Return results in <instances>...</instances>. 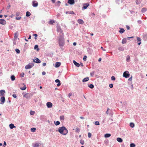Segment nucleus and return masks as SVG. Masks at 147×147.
I'll use <instances>...</instances> for the list:
<instances>
[{
  "instance_id": "1",
  "label": "nucleus",
  "mask_w": 147,
  "mask_h": 147,
  "mask_svg": "<svg viewBox=\"0 0 147 147\" xmlns=\"http://www.w3.org/2000/svg\"><path fill=\"white\" fill-rule=\"evenodd\" d=\"M58 131L61 134L66 135L68 132L67 128L64 126H62L58 128Z\"/></svg>"
},
{
  "instance_id": "2",
  "label": "nucleus",
  "mask_w": 147,
  "mask_h": 147,
  "mask_svg": "<svg viewBox=\"0 0 147 147\" xmlns=\"http://www.w3.org/2000/svg\"><path fill=\"white\" fill-rule=\"evenodd\" d=\"M65 44L64 39L63 35L59 36V44L61 48L63 47Z\"/></svg>"
},
{
  "instance_id": "3",
  "label": "nucleus",
  "mask_w": 147,
  "mask_h": 147,
  "mask_svg": "<svg viewBox=\"0 0 147 147\" xmlns=\"http://www.w3.org/2000/svg\"><path fill=\"white\" fill-rule=\"evenodd\" d=\"M57 31L58 32H59L61 33H62V34L63 35V31L61 30L59 25L58 24L57 25Z\"/></svg>"
},
{
  "instance_id": "4",
  "label": "nucleus",
  "mask_w": 147,
  "mask_h": 147,
  "mask_svg": "<svg viewBox=\"0 0 147 147\" xmlns=\"http://www.w3.org/2000/svg\"><path fill=\"white\" fill-rule=\"evenodd\" d=\"M130 76V74H129V72L128 71H125L124 72L123 74V77L125 78H128Z\"/></svg>"
},
{
  "instance_id": "5",
  "label": "nucleus",
  "mask_w": 147,
  "mask_h": 147,
  "mask_svg": "<svg viewBox=\"0 0 147 147\" xmlns=\"http://www.w3.org/2000/svg\"><path fill=\"white\" fill-rule=\"evenodd\" d=\"M32 4L33 7H36L38 6V3L36 1H33L32 2Z\"/></svg>"
},
{
  "instance_id": "6",
  "label": "nucleus",
  "mask_w": 147,
  "mask_h": 147,
  "mask_svg": "<svg viewBox=\"0 0 147 147\" xmlns=\"http://www.w3.org/2000/svg\"><path fill=\"white\" fill-rule=\"evenodd\" d=\"M89 5V3H84L83 4V6L82 7V10H84V9H86L88 7Z\"/></svg>"
},
{
  "instance_id": "7",
  "label": "nucleus",
  "mask_w": 147,
  "mask_h": 147,
  "mask_svg": "<svg viewBox=\"0 0 147 147\" xmlns=\"http://www.w3.org/2000/svg\"><path fill=\"white\" fill-rule=\"evenodd\" d=\"M34 65V63H32L30 64H29L28 65H27L25 66V68L26 69H28L31 68Z\"/></svg>"
},
{
  "instance_id": "8",
  "label": "nucleus",
  "mask_w": 147,
  "mask_h": 147,
  "mask_svg": "<svg viewBox=\"0 0 147 147\" xmlns=\"http://www.w3.org/2000/svg\"><path fill=\"white\" fill-rule=\"evenodd\" d=\"M0 100L1 101V104H3L5 100V97L3 96L1 97Z\"/></svg>"
},
{
  "instance_id": "9",
  "label": "nucleus",
  "mask_w": 147,
  "mask_h": 147,
  "mask_svg": "<svg viewBox=\"0 0 147 147\" xmlns=\"http://www.w3.org/2000/svg\"><path fill=\"white\" fill-rule=\"evenodd\" d=\"M33 61L36 63H40V60L38 58L35 57L34 59H33Z\"/></svg>"
},
{
  "instance_id": "10",
  "label": "nucleus",
  "mask_w": 147,
  "mask_h": 147,
  "mask_svg": "<svg viewBox=\"0 0 147 147\" xmlns=\"http://www.w3.org/2000/svg\"><path fill=\"white\" fill-rule=\"evenodd\" d=\"M6 24V21L3 19H0V24L2 25H5Z\"/></svg>"
},
{
  "instance_id": "11",
  "label": "nucleus",
  "mask_w": 147,
  "mask_h": 147,
  "mask_svg": "<svg viewBox=\"0 0 147 147\" xmlns=\"http://www.w3.org/2000/svg\"><path fill=\"white\" fill-rule=\"evenodd\" d=\"M34 147H42V146H41V144L39 143H36L33 144Z\"/></svg>"
},
{
  "instance_id": "12",
  "label": "nucleus",
  "mask_w": 147,
  "mask_h": 147,
  "mask_svg": "<svg viewBox=\"0 0 147 147\" xmlns=\"http://www.w3.org/2000/svg\"><path fill=\"white\" fill-rule=\"evenodd\" d=\"M48 108H51L52 107V104L50 102H48L46 104Z\"/></svg>"
},
{
  "instance_id": "13",
  "label": "nucleus",
  "mask_w": 147,
  "mask_h": 147,
  "mask_svg": "<svg viewBox=\"0 0 147 147\" xmlns=\"http://www.w3.org/2000/svg\"><path fill=\"white\" fill-rule=\"evenodd\" d=\"M5 92L4 90H1L0 91V96H3L4 95Z\"/></svg>"
},
{
  "instance_id": "14",
  "label": "nucleus",
  "mask_w": 147,
  "mask_h": 147,
  "mask_svg": "<svg viewBox=\"0 0 147 147\" xmlns=\"http://www.w3.org/2000/svg\"><path fill=\"white\" fill-rule=\"evenodd\" d=\"M77 22L79 24H83L84 23V22L83 20L81 19H79L77 20Z\"/></svg>"
},
{
  "instance_id": "15",
  "label": "nucleus",
  "mask_w": 147,
  "mask_h": 147,
  "mask_svg": "<svg viewBox=\"0 0 147 147\" xmlns=\"http://www.w3.org/2000/svg\"><path fill=\"white\" fill-rule=\"evenodd\" d=\"M137 42H139L138 43V45H140L141 43V38L139 37H137Z\"/></svg>"
},
{
  "instance_id": "16",
  "label": "nucleus",
  "mask_w": 147,
  "mask_h": 147,
  "mask_svg": "<svg viewBox=\"0 0 147 147\" xmlns=\"http://www.w3.org/2000/svg\"><path fill=\"white\" fill-rule=\"evenodd\" d=\"M55 82L56 83H58L57 84V86H59L61 85V83L60 82V81L58 79H57L55 80Z\"/></svg>"
},
{
  "instance_id": "17",
  "label": "nucleus",
  "mask_w": 147,
  "mask_h": 147,
  "mask_svg": "<svg viewBox=\"0 0 147 147\" xmlns=\"http://www.w3.org/2000/svg\"><path fill=\"white\" fill-rule=\"evenodd\" d=\"M18 32H16L15 33V35L14 37V39L15 40H16L18 36Z\"/></svg>"
},
{
  "instance_id": "18",
  "label": "nucleus",
  "mask_w": 147,
  "mask_h": 147,
  "mask_svg": "<svg viewBox=\"0 0 147 147\" xmlns=\"http://www.w3.org/2000/svg\"><path fill=\"white\" fill-rule=\"evenodd\" d=\"M73 62L74 64L77 67H79L80 66V64L76 62L75 60H73Z\"/></svg>"
},
{
  "instance_id": "19",
  "label": "nucleus",
  "mask_w": 147,
  "mask_h": 147,
  "mask_svg": "<svg viewBox=\"0 0 147 147\" xmlns=\"http://www.w3.org/2000/svg\"><path fill=\"white\" fill-rule=\"evenodd\" d=\"M61 63L59 62H57L56 63L55 65V67H58L60 66Z\"/></svg>"
},
{
  "instance_id": "20",
  "label": "nucleus",
  "mask_w": 147,
  "mask_h": 147,
  "mask_svg": "<svg viewBox=\"0 0 147 147\" xmlns=\"http://www.w3.org/2000/svg\"><path fill=\"white\" fill-rule=\"evenodd\" d=\"M89 80V78L88 77H87L86 78H84L83 80H82V82H87L88 80Z\"/></svg>"
},
{
  "instance_id": "21",
  "label": "nucleus",
  "mask_w": 147,
  "mask_h": 147,
  "mask_svg": "<svg viewBox=\"0 0 147 147\" xmlns=\"http://www.w3.org/2000/svg\"><path fill=\"white\" fill-rule=\"evenodd\" d=\"M75 1H68V3L70 5H73L75 3Z\"/></svg>"
},
{
  "instance_id": "22",
  "label": "nucleus",
  "mask_w": 147,
  "mask_h": 147,
  "mask_svg": "<svg viewBox=\"0 0 147 147\" xmlns=\"http://www.w3.org/2000/svg\"><path fill=\"white\" fill-rule=\"evenodd\" d=\"M9 126V127L11 129H13V128L16 127L14 126V125L12 123L10 124Z\"/></svg>"
},
{
  "instance_id": "23",
  "label": "nucleus",
  "mask_w": 147,
  "mask_h": 147,
  "mask_svg": "<svg viewBox=\"0 0 147 147\" xmlns=\"http://www.w3.org/2000/svg\"><path fill=\"white\" fill-rule=\"evenodd\" d=\"M117 140L119 142H121L123 141V140L122 138H117Z\"/></svg>"
},
{
  "instance_id": "24",
  "label": "nucleus",
  "mask_w": 147,
  "mask_h": 147,
  "mask_svg": "<svg viewBox=\"0 0 147 147\" xmlns=\"http://www.w3.org/2000/svg\"><path fill=\"white\" fill-rule=\"evenodd\" d=\"M127 38H123L122 40V43L123 44H125L127 42Z\"/></svg>"
},
{
  "instance_id": "25",
  "label": "nucleus",
  "mask_w": 147,
  "mask_h": 147,
  "mask_svg": "<svg viewBox=\"0 0 147 147\" xmlns=\"http://www.w3.org/2000/svg\"><path fill=\"white\" fill-rule=\"evenodd\" d=\"M119 29H120V30L119 31V32L120 33L122 34V33H123L125 31V30L123 28H119Z\"/></svg>"
},
{
  "instance_id": "26",
  "label": "nucleus",
  "mask_w": 147,
  "mask_h": 147,
  "mask_svg": "<svg viewBox=\"0 0 147 147\" xmlns=\"http://www.w3.org/2000/svg\"><path fill=\"white\" fill-rule=\"evenodd\" d=\"M61 2L59 1H57V2L55 3V5L56 6H59L61 4Z\"/></svg>"
},
{
  "instance_id": "27",
  "label": "nucleus",
  "mask_w": 147,
  "mask_h": 147,
  "mask_svg": "<svg viewBox=\"0 0 147 147\" xmlns=\"http://www.w3.org/2000/svg\"><path fill=\"white\" fill-rule=\"evenodd\" d=\"M23 84H24V86L23 87H21L20 88V89L21 90H25L26 89V86Z\"/></svg>"
},
{
  "instance_id": "28",
  "label": "nucleus",
  "mask_w": 147,
  "mask_h": 147,
  "mask_svg": "<svg viewBox=\"0 0 147 147\" xmlns=\"http://www.w3.org/2000/svg\"><path fill=\"white\" fill-rule=\"evenodd\" d=\"M111 136V134H106L104 136L105 138H109Z\"/></svg>"
},
{
  "instance_id": "29",
  "label": "nucleus",
  "mask_w": 147,
  "mask_h": 147,
  "mask_svg": "<svg viewBox=\"0 0 147 147\" xmlns=\"http://www.w3.org/2000/svg\"><path fill=\"white\" fill-rule=\"evenodd\" d=\"M147 10V9L145 8H143L141 10V12L143 13H144Z\"/></svg>"
},
{
  "instance_id": "30",
  "label": "nucleus",
  "mask_w": 147,
  "mask_h": 147,
  "mask_svg": "<svg viewBox=\"0 0 147 147\" xmlns=\"http://www.w3.org/2000/svg\"><path fill=\"white\" fill-rule=\"evenodd\" d=\"M130 57L129 55H127L126 57V61L128 62H129Z\"/></svg>"
},
{
  "instance_id": "31",
  "label": "nucleus",
  "mask_w": 147,
  "mask_h": 147,
  "mask_svg": "<svg viewBox=\"0 0 147 147\" xmlns=\"http://www.w3.org/2000/svg\"><path fill=\"white\" fill-rule=\"evenodd\" d=\"M11 78L12 81H13L15 79V77L13 75L11 76Z\"/></svg>"
},
{
  "instance_id": "32",
  "label": "nucleus",
  "mask_w": 147,
  "mask_h": 147,
  "mask_svg": "<svg viewBox=\"0 0 147 147\" xmlns=\"http://www.w3.org/2000/svg\"><path fill=\"white\" fill-rule=\"evenodd\" d=\"M124 48L123 47H119L118 48L119 50V51H123L124 50Z\"/></svg>"
},
{
  "instance_id": "33",
  "label": "nucleus",
  "mask_w": 147,
  "mask_h": 147,
  "mask_svg": "<svg viewBox=\"0 0 147 147\" xmlns=\"http://www.w3.org/2000/svg\"><path fill=\"white\" fill-rule=\"evenodd\" d=\"M31 15L29 11H27L26 14V17H29Z\"/></svg>"
},
{
  "instance_id": "34",
  "label": "nucleus",
  "mask_w": 147,
  "mask_h": 147,
  "mask_svg": "<svg viewBox=\"0 0 147 147\" xmlns=\"http://www.w3.org/2000/svg\"><path fill=\"white\" fill-rule=\"evenodd\" d=\"M55 22V21L53 20H51L49 21V23L52 24H53Z\"/></svg>"
},
{
  "instance_id": "35",
  "label": "nucleus",
  "mask_w": 147,
  "mask_h": 147,
  "mask_svg": "<svg viewBox=\"0 0 147 147\" xmlns=\"http://www.w3.org/2000/svg\"><path fill=\"white\" fill-rule=\"evenodd\" d=\"M88 87L91 88V89H92L94 88V86L93 84H90V85H88Z\"/></svg>"
},
{
  "instance_id": "36",
  "label": "nucleus",
  "mask_w": 147,
  "mask_h": 147,
  "mask_svg": "<svg viewBox=\"0 0 147 147\" xmlns=\"http://www.w3.org/2000/svg\"><path fill=\"white\" fill-rule=\"evenodd\" d=\"M65 117L63 115L60 116V119L61 120H63L64 119Z\"/></svg>"
},
{
  "instance_id": "37",
  "label": "nucleus",
  "mask_w": 147,
  "mask_h": 147,
  "mask_svg": "<svg viewBox=\"0 0 147 147\" xmlns=\"http://www.w3.org/2000/svg\"><path fill=\"white\" fill-rule=\"evenodd\" d=\"M38 46L37 45H35L34 49H36L37 51H38L39 50V49L38 48Z\"/></svg>"
},
{
  "instance_id": "38",
  "label": "nucleus",
  "mask_w": 147,
  "mask_h": 147,
  "mask_svg": "<svg viewBox=\"0 0 147 147\" xmlns=\"http://www.w3.org/2000/svg\"><path fill=\"white\" fill-rule=\"evenodd\" d=\"M54 123L56 125H59L60 124V122L58 121H57L56 122H55V121Z\"/></svg>"
},
{
  "instance_id": "39",
  "label": "nucleus",
  "mask_w": 147,
  "mask_h": 147,
  "mask_svg": "<svg viewBox=\"0 0 147 147\" xmlns=\"http://www.w3.org/2000/svg\"><path fill=\"white\" fill-rule=\"evenodd\" d=\"M130 126L131 127L133 128L134 127V124L133 123H131L130 124Z\"/></svg>"
},
{
  "instance_id": "40",
  "label": "nucleus",
  "mask_w": 147,
  "mask_h": 147,
  "mask_svg": "<svg viewBox=\"0 0 147 147\" xmlns=\"http://www.w3.org/2000/svg\"><path fill=\"white\" fill-rule=\"evenodd\" d=\"M80 131V129L78 127L76 128V129L75 131L77 133H79Z\"/></svg>"
},
{
  "instance_id": "41",
  "label": "nucleus",
  "mask_w": 147,
  "mask_h": 147,
  "mask_svg": "<svg viewBox=\"0 0 147 147\" xmlns=\"http://www.w3.org/2000/svg\"><path fill=\"white\" fill-rule=\"evenodd\" d=\"M80 144L82 145H84V141L83 140H81L80 141Z\"/></svg>"
},
{
  "instance_id": "42",
  "label": "nucleus",
  "mask_w": 147,
  "mask_h": 147,
  "mask_svg": "<svg viewBox=\"0 0 147 147\" xmlns=\"http://www.w3.org/2000/svg\"><path fill=\"white\" fill-rule=\"evenodd\" d=\"M95 71H93L90 73V75L91 77H93L94 75Z\"/></svg>"
},
{
  "instance_id": "43",
  "label": "nucleus",
  "mask_w": 147,
  "mask_h": 147,
  "mask_svg": "<svg viewBox=\"0 0 147 147\" xmlns=\"http://www.w3.org/2000/svg\"><path fill=\"white\" fill-rule=\"evenodd\" d=\"M28 95V93H26L24 95V97L26 98H28V97H29Z\"/></svg>"
},
{
  "instance_id": "44",
  "label": "nucleus",
  "mask_w": 147,
  "mask_h": 147,
  "mask_svg": "<svg viewBox=\"0 0 147 147\" xmlns=\"http://www.w3.org/2000/svg\"><path fill=\"white\" fill-rule=\"evenodd\" d=\"M69 14H74L75 13L73 11H68Z\"/></svg>"
},
{
  "instance_id": "45",
  "label": "nucleus",
  "mask_w": 147,
  "mask_h": 147,
  "mask_svg": "<svg viewBox=\"0 0 147 147\" xmlns=\"http://www.w3.org/2000/svg\"><path fill=\"white\" fill-rule=\"evenodd\" d=\"M130 147H135L136 146V145L132 143L130 144Z\"/></svg>"
},
{
  "instance_id": "46",
  "label": "nucleus",
  "mask_w": 147,
  "mask_h": 147,
  "mask_svg": "<svg viewBox=\"0 0 147 147\" xmlns=\"http://www.w3.org/2000/svg\"><path fill=\"white\" fill-rule=\"evenodd\" d=\"M116 3L118 4H120L122 3V1H116Z\"/></svg>"
},
{
  "instance_id": "47",
  "label": "nucleus",
  "mask_w": 147,
  "mask_h": 147,
  "mask_svg": "<svg viewBox=\"0 0 147 147\" xmlns=\"http://www.w3.org/2000/svg\"><path fill=\"white\" fill-rule=\"evenodd\" d=\"M36 130V129L35 128H31V131L32 132H34L35 131V130Z\"/></svg>"
},
{
  "instance_id": "48",
  "label": "nucleus",
  "mask_w": 147,
  "mask_h": 147,
  "mask_svg": "<svg viewBox=\"0 0 147 147\" xmlns=\"http://www.w3.org/2000/svg\"><path fill=\"white\" fill-rule=\"evenodd\" d=\"M87 58V57L86 55H85L84 56L83 58V60L84 61H86V60Z\"/></svg>"
},
{
  "instance_id": "49",
  "label": "nucleus",
  "mask_w": 147,
  "mask_h": 147,
  "mask_svg": "<svg viewBox=\"0 0 147 147\" xmlns=\"http://www.w3.org/2000/svg\"><path fill=\"white\" fill-rule=\"evenodd\" d=\"M15 51L18 54H19L20 53V51L18 49H15Z\"/></svg>"
},
{
  "instance_id": "50",
  "label": "nucleus",
  "mask_w": 147,
  "mask_h": 147,
  "mask_svg": "<svg viewBox=\"0 0 147 147\" xmlns=\"http://www.w3.org/2000/svg\"><path fill=\"white\" fill-rule=\"evenodd\" d=\"M92 136V134L90 132H89L88 133V138H90Z\"/></svg>"
},
{
  "instance_id": "51",
  "label": "nucleus",
  "mask_w": 147,
  "mask_h": 147,
  "mask_svg": "<svg viewBox=\"0 0 147 147\" xmlns=\"http://www.w3.org/2000/svg\"><path fill=\"white\" fill-rule=\"evenodd\" d=\"M95 123V124L96 125H99L100 124L99 122L98 121H96Z\"/></svg>"
},
{
  "instance_id": "52",
  "label": "nucleus",
  "mask_w": 147,
  "mask_h": 147,
  "mask_svg": "<svg viewBox=\"0 0 147 147\" xmlns=\"http://www.w3.org/2000/svg\"><path fill=\"white\" fill-rule=\"evenodd\" d=\"M111 79L112 80H115V77L114 76H112L111 77Z\"/></svg>"
},
{
  "instance_id": "53",
  "label": "nucleus",
  "mask_w": 147,
  "mask_h": 147,
  "mask_svg": "<svg viewBox=\"0 0 147 147\" xmlns=\"http://www.w3.org/2000/svg\"><path fill=\"white\" fill-rule=\"evenodd\" d=\"M20 13L19 12H17L16 14V16L17 17L20 15Z\"/></svg>"
},
{
  "instance_id": "54",
  "label": "nucleus",
  "mask_w": 147,
  "mask_h": 147,
  "mask_svg": "<svg viewBox=\"0 0 147 147\" xmlns=\"http://www.w3.org/2000/svg\"><path fill=\"white\" fill-rule=\"evenodd\" d=\"M35 112L33 111H31L30 112V115H33L34 114Z\"/></svg>"
},
{
  "instance_id": "55",
  "label": "nucleus",
  "mask_w": 147,
  "mask_h": 147,
  "mask_svg": "<svg viewBox=\"0 0 147 147\" xmlns=\"http://www.w3.org/2000/svg\"><path fill=\"white\" fill-rule=\"evenodd\" d=\"M21 18V17H16V19L17 20H19Z\"/></svg>"
},
{
  "instance_id": "56",
  "label": "nucleus",
  "mask_w": 147,
  "mask_h": 147,
  "mask_svg": "<svg viewBox=\"0 0 147 147\" xmlns=\"http://www.w3.org/2000/svg\"><path fill=\"white\" fill-rule=\"evenodd\" d=\"M109 86L111 88H112L113 87V84H109Z\"/></svg>"
},
{
  "instance_id": "57",
  "label": "nucleus",
  "mask_w": 147,
  "mask_h": 147,
  "mask_svg": "<svg viewBox=\"0 0 147 147\" xmlns=\"http://www.w3.org/2000/svg\"><path fill=\"white\" fill-rule=\"evenodd\" d=\"M12 96L13 98H17V96H16V95L15 94H13Z\"/></svg>"
},
{
  "instance_id": "58",
  "label": "nucleus",
  "mask_w": 147,
  "mask_h": 147,
  "mask_svg": "<svg viewBox=\"0 0 147 147\" xmlns=\"http://www.w3.org/2000/svg\"><path fill=\"white\" fill-rule=\"evenodd\" d=\"M140 3V1H136V3L137 4H138Z\"/></svg>"
},
{
  "instance_id": "59",
  "label": "nucleus",
  "mask_w": 147,
  "mask_h": 147,
  "mask_svg": "<svg viewBox=\"0 0 147 147\" xmlns=\"http://www.w3.org/2000/svg\"><path fill=\"white\" fill-rule=\"evenodd\" d=\"M24 73H22L20 75V76L22 77H24Z\"/></svg>"
},
{
  "instance_id": "60",
  "label": "nucleus",
  "mask_w": 147,
  "mask_h": 147,
  "mask_svg": "<svg viewBox=\"0 0 147 147\" xmlns=\"http://www.w3.org/2000/svg\"><path fill=\"white\" fill-rule=\"evenodd\" d=\"M126 27L127 30H129L130 29V27L128 25H126Z\"/></svg>"
},
{
  "instance_id": "61",
  "label": "nucleus",
  "mask_w": 147,
  "mask_h": 147,
  "mask_svg": "<svg viewBox=\"0 0 147 147\" xmlns=\"http://www.w3.org/2000/svg\"><path fill=\"white\" fill-rule=\"evenodd\" d=\"M16 40H15L14 39V40H13V43L14 45H15L16 44Z\"/></svg>"
},
{
  "instance_id": "62",
  "label": "nucleus",
  "mask_w": 147,
  "mask_h": 147,
  "mask_svg": "<svg viewBox=\"0 0 147 147\" xmlns=\"http://www.w3.org/2000/svg\"><path fill=\"white\" fill-rule=\"evenodd\" d=\"M134 38L133 36H131V37H127V40H129L130 38Z\"/></svg>"
},
{
  "instance_id": "63",
  "label": "nucleus",
  "mask_w": 147,
  "mask_h": 147,
  "mask_svg": "<svg viewBox=\"0 0 147 147\" xmlns=\"http://www.w3.org/2000/svg\"><path fill=\"white\" fill-rule=\"evenodd\" d=\"M4 143L3 144V146L5 147V146L6 145V143L5 141H4Z\"/></svg>"
},
{
  "instance_id": "64",
  "label": "nucleus",
  "mask_w": 147,
  "mask_h": 147,
  "mask_svg": "<svg viewBox=\"0 0 147 147\" xmlns=\"http://www.w3.org/2000/svg\"><path fill=\"white\" fill-rule=\"evenodd\" d=\"M72 95V93H69L68 95V96L69 97H70Z\"/></svg>"
}]
</instances>
